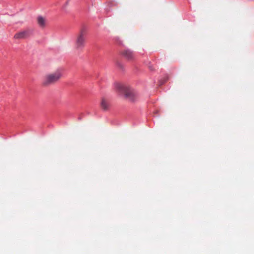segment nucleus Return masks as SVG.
<instances>
[{
	"mask_svg": "<svg viewBox=\"0 0 254 254\" xmlns=\"http://www.w3.org/2000/svg\"><path fill=\"white\" fill-rule=\"evenodd\" d=\"M62 76V72L61 70L47 74L43 80L42 84L47 86L52 85L58 81Z\"/></svg>",
	"mask_w": 254,
	"mask_h": 254,
	"instance_id": "nucleus-2",
	"label": "nucleus"
},
{
	"mask_svg": "<svg viewBox=\"0 0 254 254\" xmlns=\"http://www.w3.org/2000/svg\"><path fill=\"white\" fill-rule=\"evenodd\" d=\"M100 105L101 108L105 111L108 110L109 108V102L108 100L105 98L102 99Z\"/></svg>",
	"mask_w": 254,
	"mask_h": 254,
	"instance_id": "nucleus-7",
	"label": "nucleus"
},
{
	"mask_svg": "<svg viewBox=\"0 0 254 254\" xmlns=\"http://www.w3.org/2000/svg\"><path fill=\"white\" fill-rule=\"evenodd\" d=\"M115 87L117 91L124 94L125 98L130 102H135L139 98L137 92L129 86L120 83H116Z\"/></svg>",
	"mask_w": 254,
	"mask_h": 254,
	"instance_id": "nucleus-1",
	"label": "nucleus"
},
{
	"mask_svg": "<svg viewBox=\"0 0 254 254\" xmlns=\"http://www.w3.org/2000/svg\"><path fill=\"white\" fill-rule=\"evenodd\" d=\"M32 33L33 30L32 29L27 28L16 33L14 36V38L18 40L27 39L30 37Z\"/></svg>",
	"mask_w": 254,
	"mask_h": 254,
	"instance_id": "nucleus-4",
	"label": "nucleus"
},
{
	"mask_svg": "<svg viewBox=\"0 0 254 254\" xmlns=\"http://www.w3.org/2000/svg\"><path fill=\"white\" fill-rule=\"evenodd\" d=\"M87 38V31L85 28L81 29L77 34L75 40V48L77 50H82L85 46Z\"/></svg>",
	"mask_w": 254,
	"mask_h": 254,
	"instance_id": "nucleus-3",
	"label": "nucleus"
},
{
	"mask_svg": "<svg viewBox=\"0 0 254 254\" xmlns=\"http://www.w3.org/2000/svg\"><path fill=\"white\" fill-rule=\"evenodd\" d=\"M123 56L128 60H131L133 59L134 56L132 51L129 50H125L122 53Z\"/></svg>",
	"mask_w": 254,
	"mask_h": 254,
	"instance_id": "nucleus-5",
	"label": "nucleus"
},
{
	"mask_svg": "<svg viewBox=\"0 0 254 254\" xmlns=\"http://www.w3.org/2000/svg\"><path fill=\"white\" fill-rule=\"evenodd\" d=\"M46 19L45 18L39 16L37 17V23L41 28H44L46 25Z\"/></svg>",
	"mask_w": 254,
	"mask_h": 254,
	"instance_id": "nucleus-6",
	"label": "nucleus"
}]
</instances>
